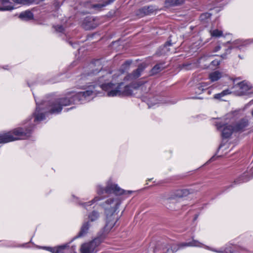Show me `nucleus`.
Returning <instances> with one entry per match:
<instances>
[{
    "label": "nucleus",
    "instance_id": "32",
    "mask_svg": "<svg viewBox=\"0 0 253 253\" xmlns=\"http://www.w3.org/2000/svg\"><path fill=\"white\" fill-rule=\"evenodd\" d=\"M222 92V94L224 96H225L226 95H228L231 93V91L229 89H225V90H223Z\"/></svg>",
    "mask_w": 253,
    "mask_h": 253
},
{
    "label": "nucleus",
    "instance_id": "35",
    "mask_svg": "<svg viewBox=\"0 0 253 253\" xmlns=\"http://www.w3.org/2000/svg\"><path fill=\"white\" fill-rule=\"evenodd\" d=\"M221 48V47L220 46H216L215 47V49H214V51L216 52V51H219Z\"/></svg>",
    "mask_w": 253,
    "mask_h": 253
},
{
    "label": "nucleus",
    "instance_id": "25",
    "mask_svg": "<svg viewBox=\"0 0 253 253\" xmlns=\"http://www.w3.org/2000/svg\"><path fill=\"white\" fill-rule=\"evenodd\" d=\"M99 216V212L94 211L88 215V218L91 221H94V220H97Z\"/></svg>",
    "mask_w": 253,
    "mask_h": 253
},
{
    "label": "nucleus",
    "instance_id": "39",
    "mask_svg": "<svg viewBox=\"0 0 253 253\" xmlns=\"http://www.w3.org/2000/svg\"><path fill=\"white\" fill-rule=\"evenodd\" d=\"M236 42H237V43H238L239 42H241V41L239 40H237V41H236Z\"/></svg>",
    "mask_w": 253,
    "mask_h": 253
},
{
    "label": "nucleus",
    "instance_id": "6",
    "mask_svg": "<svg viewBox=\"0 0 253 253\" xmlns=\"http://www.w3.org/2000/svg\"><path fill=\"white\" fill-rule=\"evenodd\" d=\"M121 204L119 198H110L107 200L103 206L105 209V214L108 221H118L119 217L118 214V209Z\"/></svg>",
    "mask_w": 253,
    "mask_h": 253
},
{
    "label": "nucleus",
    "instance_id": "37",
    "mask_svg": "<svg viewBox=\"0 0 253 253\" xmlns=\"http://www.w3.org/2000/svg\"><path fill=\"white\" fill-rule=\"evenodd\" d=\"M69 43L74 48H76V44L73 45L71 42H70Z\"/></svg>",
    "mask_w": 253,
    "mask_h": 253
},
{
    "label": "nucleus",
    "instance_id": "40",
    "mask_svg": "<svg viewBox=\"0 0 253 253\" xmlns=\"http://www.w3.org/2000/svg\"><path fill=\"white\" fill-rule=\"evenodd\" d=\"M127 192L128 193H131V191H128Z\"/></svg>",
    "mask_w": 253,
    "mask_h": 253
},
{
    "label": "nucleus",
    "instance_id": "31",
    "mask_svg": "<svg viewBox=\"0 0 253 253\" xmlns=\"http://www.w3.org/2000/svg\"><path fill=\"white\" fill-rule=\"evenodd\" d=\"M224 96L222 94V92L214 94V98L216 99H220L222 97Z\"/></svg>",
    "mask_w": 253,
    "mask_h": 253
},
{
    "label": "nucleus",
    "instance_id": "19",
    "mask_svg": "<svg viewBox=\"0 0 253 253\" xmlns=\"http://www.w3.org/2000/svg\"><path fill=\"white\" fill-rule=\"evenodd\" d=\"M172 45V43L170 42H167L163 47H161L159 48V51L157 52V54L158 55H161L165 54L169 51V49H168L167 47Z\"/></svg>",
    "mask_w": 253,
    "mask_h": 253
},
{
    "label": "nucleus",
    "instance_id": "24",
    "mask_svg": "<svg viewBox=\"0 0 253 253\" xmlns=\"http://www.w3.org/2000/svg\"><path fill=\"white\" fill-rule=\"evenodd\" d=\"M248 180V179H247V178H245L244 175L242 176L237 178V179H236L234 181V183L233 184H231L230 186L226 187V188L228 189L229 188L233 187L234 185H235L236 184H239V183H240L242 182H246Z\"/></svg>",
    "mask_w": 253,
    "mask_h": 253
},
{
    "label": "nucleus",
    "instance_id": "48",
    "mask_svg": "<svg viewBox=\"0 0 253 253\" xmlns=\"http://www.w3.org/2000/svg\"><path fill=\"white\" fill-rule=\"evenodd\" d=\"M252 42H253V40H252Z\"/></svg>",
    "mask_w": 253,
    "mask_h": 253
},
{
    "label": "nucleus",
    "instance_id": "18",
    "mask_svg": "<svg viewBox=\"0 0 253 253\" xmlns=\"http://www.w3.org/2000/svg\"><path fill=\"white\" fill-rule=\"evenodd\" d=\"M114 226V222H107L105 226L103 229L102 233H100L98 235V237H100L104 235L105 237L106 234H107L110 231V230L113 228Z\"/></svg>",
    "mask_w": 253,
    "mask_h": 253
},
{
    "label": "nucleus",
    "instance_id": "34",
    "mask_svg": "<svg viewBox=\"0 0 253 253\" xmlns=\"http://www.w3.org/2000/svg\"><path fill=\"white\" fill-rule=\"evenodd\" d=\"M212 63L214 65H218L220 64V62L218 60H214L212 61Z\"/></svg>",
    "mask_w": 253,
    "mask_h": 253
},
{
    "label": "nucleus",
    "instance_id": "4",
    "mask_svg": "<svg viewBox=\"0 0 253 253\" xmlns=\"http://www.w3.org/2000/svg\"><path fill=\"white\" fill-rule=\"evenodd\" d=\"M97 196H96L91 201L84 203H81L80 205L83 207L86 208V207L91 206L95 202L100 201L104 199L106 195L111 193H114L116 195H122L125 193L126 191L120 188L117 185L115 184L108 183L105 188H103L100 185L97 187Z\"/></svg>",
    "mask_w": 253,
    "mask_h": 253
},
{
    "label": "nucleus",
    "instance_id": "17",
    "mask_svg": "<svg viewBox=\"0 0 253 253\" xmlns=\"http://www.w3.org/2000/svg\"><path fill=\"white\" fill-rule=\"evenodd\" d=\"M183 1V0H166L165 4L166 7H170L180 5Z\"/></svg>",
    "mask_w": 253,
    "mask_h": 253
},
{
    "label": "nucleus",
    "instance_id": "23",
    "mask_svg": "<svg viewBox=\"0 0 253 253\" xmlns=\"http://www.w3.org/2000/svg\"><path fill=\"white\" fill-rule=\"evenodd\" d=\"M115 0H103L102 3H99L93 5V7L95 9H101V8L106 6L108 4H111Z\"/></svg>",
    "mask_w": 253,
    "mask_h": 253
},
{
    "label": "nucleus",
    "instance_id": "36",
    "mask_svg": "<svg viewBox=\"0 0 253 253\" xmlns=\"http://www.w3.org/2000/svg\"><path fill=\"white\" fill-rule=\"evenodd\" d=\"M198 216V214H195L194 218H193V220H196L197 219Z\"/></svg>",
    "mask_w": 253,
    "mask_h": 253
},
{
    "label": "nucleus",
    "instance_id": "33",
    "mask_svg": "<svg viewBox=\"0 0 253 253\" xmlns=\"http://www.w3.org/2000/svg\"><path fill=\"white\" fill-rule=\"evenodd\" d=\"M207 86V85L205 83H202L201 84V85L199 87V88L200 90H204V87H205Z\"/></svg>",
    "mask_w": 253,
    "mask_h": 253
},
{
    "label": "nucleus",
    "instance_id": "8",
    "mask_svg": "<svg viewBox=\"0 0 253 253\" xmlns=\"http://www.w3.org/2000/svg\"><path fill=\"white\" fill-rule=\"evenodd\" d=\"M89 227L90 225L88 222L84 223L83 225L79 234L77 236L74 237L69 243H67L65 245L59 246L57 248L41 247L40 248L48 250V251L51 252L52 253H64L63 250L69 247V244L71 242H72L74 239L85 235L87 233Z\"/></svg>",
    "mask_w": 253,
    "mask_h": 253
},
{
    "label": "nucleus",
    "instance_id": "15",
    "mask_svg": "<svg viewBox=\"0 0 253 253\" xmlns=\"http://www.w3.org/2000/svg\"><path fill=\"white\" fill-rule=\"evenodd\" d=\"M19 18L24 20H29L33 19L34 15L32 12L29 10H26L24 12H21L19 15Z\"/></svg>",
    "mask_w": 253,
    "mask_h": 253
},
{
    "label": "nucleus",
    "instance_id": "20",
    "mask_svg": "<svg viewBox=\"0 0 253 253\" xmlns=\"http://www.w3.org/2000/svg\"><path fill=\"white\" fill-rule=\"evenodd\" d=\"M165 68L164 63L157 64L152 69L151 74L153 75L156 74L162 71Z\"/></svg>",
    "mask_w": 253,
    "mask_h": 253
},
{
    "label": "nucleus",
    "instance_id": "46",
    "mask_svg": "<svg viewBox=\"0 0 253 253\" xmlns=\"http://www.w3.org/2000/svg\"><path fill=\"white\" fill-rule=\"evenodd\" d=\"M239 57L241 58V59H242V58L241 57V56L239 55Z\"/></svg>",
    "mask_w": 253,
    "mask_h": 253
},
{
    "label": "nucleus",
    "instance_id": "22",
    "mask_svg": "<svg viewBox=\"0 0 253 253\" xmlns=\"http://www.w3.org/2000/svg\"><path fill=\"white\" fill-rule=\"evenodd\" d=\"M190 193V192L189 190L184 189L176 190L175 195L177 197L181 198L188 196Z\"/></svg>",
    "mask_w": 253,
    "mask_h": 253
},
{
    "label": "nucleus",
    "instance_id": "13",
    "mask_svg": "<svg viewBox=\"0 0 253 253\" xmlns=\"http://www.w3.org/2000/svg\"><path fill=\"white\" fill-rule=\"evenodd\" d=\"M249 125V122L246 119H242L237 122L234 126V131L236 132L243 131Z\"/></svg>",
    "mask_w": 253,
    "mask_h": 253
},
{
    "label": "nucleus",
    "instance_id": "7",
    "mask_svg": "<svg viewBox=\"0 0 253 253\" xmlns=\"http://www.w3.org/2000/svg\"><path fill=\"white\" fill-rule=\"evenodd\" d=\"M32 128L25 130L22 127L14 129L12 131L0 134V144L6 143L18 139H24L30 136Z\"/></svg>",
    "mask_w": 253,
    "mask_h": 253
},
{
    "label": "nucleus",
    "instance_id": "3",
    "mask_svg": "<svg viewBox=\"0 0 253 253\" xmlns=\"http://www.w3.org/2000/svg\"><path fill=\"white\" fill-rule=\"evenodd\" d=\"M62 99V98L57 99L52 102L43 101L41 104H39L37 100H35L37 107L36 111L33 114L35 117L34 121L39 122L45 119L44 113L47 112L50 114L59 113L62 110V107L64 106V105H62V102L60 103H58V104L55 106H54V104H56L57 101Z\"/></svg>",
    "mask_w": 253,
    "mask_h": 253
},
{
    "label": "nucleus",
    "instance_id": "1",
    "mask_svg": "<svg viewBox=\"0 0 253 253\" xmlns=\"http://www.w3.org/2000/svg\"><path fill=\"white\" fill-rule=\"evenodd\" d=\"M102 67L99 69L93 70L88 74V76L95 75L99 72L101 73V76L99 77L97 82L99 87L103 90L107 91V95L109 97L116 96H129L132 94V90L129 85H125L124 83L113 84L112 83H104L111 76V73L106 71H101Z\"/></svg>",
    "mask_w": 253,
    "mask_h": 253
},
{
    "label": "nucleus",
    "instance_id": "5",
    "mask_svg": "<svg viewBox=\"0 0 253 253\" xmlns=\"http://www.w3.org/2000/svg\"><path fill=\"white\" fill-rule=\"evenodd\" d=\"M94 91L92 90H87L85 91H81L77 93L72 92L69 96L62 98V99L59 100L57 102L54 106L58 104V103L62 102V105L64 106H68L72 103H77L80 102L81 103H85L90 100V98L93 95Z\"/></svg>",
    "mask_w": 253,
    "mask_h": 253
},
{
    "label": "nucleus",
    "instance_id": "2",
    "mask_svg": "<svg viewBox=\"0 0 253 253\" xmlns=\"http://www.w3.org/2000/svg\"><path fill=\"white\" fill-rule=\"evenodd\" d=\"M233 246V244L229 242L227 244L224 248L219 250H216L207 246L199 241L192 238V241L190 242L182 243L178 245L174 246V250L175 252H176L179 249L188 247H192L199 248L204 247L208 250L217 253H248L250 252L249 250L243 247H238L236 251H233L232 250Z\"/></svg>",
    "mask_w": 253,
    "mask_h": 253
},
{
    "label": "nucleus",
    "instance_id": "9",
    "mask_svg": "<svg viewBox=\"0 0 253 253\" xmlns=\"http://www.w3.org/2000/svg\"><path fill=\"white\" fill-rule=\"evenodd\" d=\"M105 239V236L97 237L91 242L82 245L80 249L81 253H91L96 247L99 246Z\"/></svg>",
    "mask_w": 253,
    "mask_h": 253
},
{
    "label": "nucleus",
    "instance_id": "44",
    "mask_svg": "<svg viewBox=\"0 0 253 253\" xmlns=\"http://www.w3.org/2000/svg\"><path fill=\"white\" fill-rule=\"evenodd\" d=\"M84 76H85V75H84H84H82V78L84 77Z\"/></svg>",
    "mask_w": 253,
    "mask_h": 253
},
{
    "label": "nucleus",
    "instance_id": "45",
    "mask_svg": "<svg viewBox=\"0 0 253 253\" xmlns=\"http://www.w3.org/2000/svg\"><path fill=\"white\" fill-rule=\"evenodd\" d=\"M91 68H92V66H93V64H91Z\"/></svg>",
    "mask_w": 253,
    "mask_h": 253
},
{
    "label": "nucleus",
    "instance_id": "43",
    "mask_svg": "<svg viewBox=\"0 0 253 253\" xmlns=\"http://www.w3.org/2000/svg\"><path fill=\"white\" fill-rule=\"evenodd\" d=\"M73 108V107H71V108H70V109H68L67 110H70V109H72Z\"/></svg>",
    "mask_w": 253,
    "mask_h": 253
},
{
    "label": "nucleus",
    "instance_id": "21",
    "mask_svg": "<svg viewBox=\"0 0 253 253\" xmlns=\"http://www.w3.org/2000/svg\"><path fill=\"white\" fill-rule=\"evenodd\" d=\"M221 77V73L217 71L211 73L209 75V78L212 82L218 81Z\"/></svg>",
    "mask_w": 253,
    "mask_h": 253
},
{
    "label": "nucleus",
    "instance_id": "38",
    "mask_svg": "<svg viewBox=\"0 0 253 253\" xmlns=\"http://www.w3.org/2000/svg\"><path fill=\"white\" fill-rule=\"evenodd\" d=\"M192 98H193V99H202L201 97H192Z\"/></svg>",
    "mask_w": 253,
    "mask_h": 253
},
{
    "label": "nucleus",
    "instance_id": "47",
    "mask_svg": "<svg viewBox=\"0 0 253 253\" xmlns=\"http://www.w3.org/2000/svg\"><path fill=\"white\" fill-rule=\"evenodd\" d=\"M221 147H222V145H220L219 148H220Z\"/></svg>",
    "mask_w": 253,
    "mask_h": 253
},
{
    "label": "nucleus",
    "instance_id": "12",
    "mask_svg": "<svg viewBox=\"0 0 253 253\" xmlns=\"http://www.w3.org/2000/svg\"><path fill=\"white\" fill-rule=\"evenodd\" d=\"M158 9V8L154 5L145 6L138 10L137 14L140 17H143L153 13Z\"/></svg>",
    "mask_w": 253,
    "mask_h": 253
},
{
    "label": "nucleus",
    "instance_id": "41",
    "mask_svg": "<svg viewBox=\"0 0 253 253\" xmlns=\"http://www.w3.org/2000/svg\"><path fill=\"white\" fill-rule=\"evenodd\" d=\"M252 116L253 117V111H252Z\"/></svg>",
    "mask_w": 253,
    "mask_h": 253
},
{
    "label": "nucleus",
    "instance_id": "28",
    "mask_svg": "<svg viewBox=\"0 0 253 253\" xmlns=\"http://www.w3.org/2000/svg\"><path fill=\"white\" fill-rule=\"evenodd\" d=\"M53 27L54 28L55 31L59 33H64L65 29L62 25H56L53 26Z\"/></svg>",
    "mask_w": 253,
    "mask_h": 253
},
{
    "label": "nucleus",
    "instance_id": "27",
    "mask_svg": "<svg viewBox=\"0 0 253 253\" xmlns=\"http://www.w3.org/2000/svg\"><path fill=\"white\" fill-rule=\"evenodd\" d=\"M211 35L213 37H219L222 35V32L217 29L211 31Z\"/></svg>",
    "mask_w": 253,
    "mask_h": 253
},
{
    "label": "nucleus",
    "instance_id": "26",
    "mask_svg": "<svg viewBox=\"0 0 253 253\" xmlns=\"http://www.w3.org/2000/svg\"><path fill=\"white\" fill-rule=\"evenodd\" d=\"M143 70V67L142 66H139L137 69L133 71L132 73V76L134 78H138L140 75L141 73Z\"/></svg>",
    "mask_w": 253,
    "mask_h": 253
},
{
    "label": "nucleus",
    "instance_id": "16",
    "mask_svg": "<svg viewBox=\"0 0 253 253\" xmlns=\"http://www.w3.org/2000/svg\"><path fill=\"white\" fill-rule=\"evenodd\" d=\"M9 0H0L2 5L0 6V11L11 10L13 7L9 4L8 5Z\"/></svg>",
    "mask_w": 253,
    "mask_h": 253
},
{
    "label": "nucleus",
    "instance_id": "11",
    "mask_svg": "<svg viewBox=\"0 0 253 253\" xmlns=\"http://www.w3.org/2000/svg\"><path fill=\"white\" fill-rule=\"evenodd\" d=\"M235 87L238 88L237 92L239 95H243L251 93V92H248L251 89V86L245 81L238 83Z\"/></svg>",
    "mask_w": 253,
    "mask_h": 253
},
{
    "label": "nucleus",
    "instance_id": "14",
    "mask_svg": "<svg viewBox=\"0 0 253 253\" xmlns=\"http://www.w3.org/2000/svg\"><path fill=\"white\" fill-rule=\"evenodd\" d=\"M83 26L86 30L93 29L96 27L94 19L91 17H86L83 21Z\"/></svg>",
    "mask_w": 253,
    "mask_h": 253
},
{
    "label": "nucleus",
    "instance_id": "42",
    "mask_svg": "<svg viewBox=\"0 0 253 253\" xmlns=\"http://www.w3.org/2000/svg\"><path fill=\"white\" fill-rule=\"evenodd\" d=\"M213 159H214V158H213V157H212V158L211 159V160H211H211H212Z\"/></svg>",
    "mask_w": 253,
    "mask_h": 253
},
{
    "label": "nucleus",
    "instance_id": "29",
    "mask_svg": "<svg viewBox=\"0 0 253 253\" xmlns=\"http://www.w3.org/2000/svg\"><path fill=\"white\" fill-rule=\"evenodd\" d=\"M211 14L209 13H205L201 15L200 18L201 20H205L206 19L210 18Z\"/></svg>",
    "mask_w": 253,
    "mask_h": 253
},
{
    "label": "nucleus",
    "instance_id": "30",
    "mask_svg": "<svg viewBox=\"0 0 253 253\" xmlns=\"http://www.w3.org/2000/svg\"><path fill=\"white\" fill-rule=\"evenodd\" d=\"M232 48L230 47H229L226 50V51H225V53L222 54L221 55V57L223 58V59H225L226 58V55L227 54H229L230 53V51H231V50Z\"/></svg>",
    "mask_w": 253,
    "mask_h": 253
},
{
    "label": "nucleus",
    "instance_id": "10",
    "mask_svg": "<svg viewBox=\"0 0 253 253\" xmlns=\"http://www.w3.org/2000/svg\"><path fill=\"white\" fill-rule=\"evenodd\" d=\"M215 126L218 130L221 131L222 137L227 138L235 131L233 126L228 124L225 121H220L216 122Z\"/></svg>",
    "mask_w": 253,
    "mask_h": 253
}]
</instances>
